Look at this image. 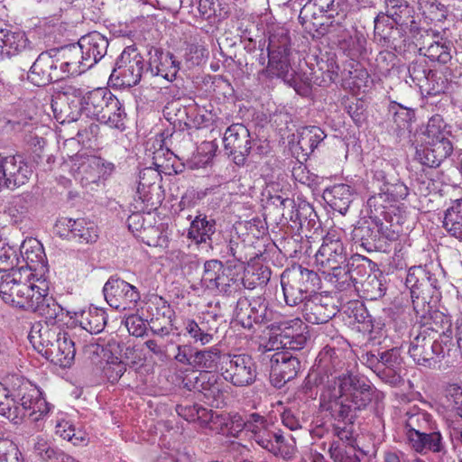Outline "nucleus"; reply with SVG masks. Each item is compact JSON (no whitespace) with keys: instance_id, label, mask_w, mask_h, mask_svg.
<instances>
[{"instance_id":"58836bf2","label":"nucleus","mask_w":462,"mask_h":462,"mask_svg":"<svg viewBox=\"0 0 462 462\" xmlns=\"http://www.w3.org/2000/svg\"><path fill=\"white\" fill-rule=\"evenodd\" d=\"M221 356L220 349L216 346L196 350L191 362L192 367L201 369V372H210L217 368Z\"/></svg>"},{"instance_id":"09e8293b","label":"nucleus","mask_w":462,"mask_h":462,"mask_svg":"<svg viewBox=\"0 0 462 462\" xmlns=\"http://www.w3.org/2000/svg\"><path fill=\"white\" fill-rule=\"evenodd\" d=\"M125 119L126 113L125 111L124 104L117 99L108 107L104 116L98 118L97 121L110 128L124 131L125 129Z\"/></svg>"},{"instance_id":"4d7b16f0","label":"nucleus","mask_w":462,"mask_h":462,"mask_svg":"<svg viewBox=\"0 0 462 462\" xmlns=\"http://www.w3.org/2000/svg\"><path fill=\"white\" fill-rule=\"evenodd\" d=\"M385 286L382 280L375 274H368L364 282L359 286L362 297L368 300H376L382 298L385 292Z\"/></svg>"},{"instance_id":"a878e982","label":"nucleus","mask_w":462,"mask_h":462,"mask_svg":"<svg viewBox=\"0 0 462 462\" xmlns=\"http://www.w3.org/2000/svg\"><path fill=\"white\" fill-rule=\"evenodd\" d=\"M320 362L322 365L319 367V376L316 378V383L322 385L321 393L327 387L330 380H338L337 377H341L346 374L355 375L352 373H343L342 370L345 366V362L341 358L338 351L334 348H325L320 353Z\"/></svg>"},{"instance_id":"aec40b11","label":"nucleus","mask_w":462,"mask_h":462,"mask_svg":"<svg viewBox=\"0 0 462 462\" xmlns=\"http://www.w3.org/2000/svg\"><path fill=\"white\" fill-rule=\"evenodd\" d=\"M32 173V167L22 155H0V186L11 189L18 188L29 180Z\"/></svg>"},{"instance_id":"c85d7f7f","label":"nucleus","mask_w":462,"mask_h":462,"mask_svg":"<svg viewBox=\"0 0 462 462\" xmlns=\"http://www.w3.org/2000/svg\"><path fill=\"white\" fill-rule=\"evenodd\" d=\"M185 331L195 344H209L217 332L216 316L208 314L199 318L198 321L188 319L185 323Z\"/></svg>"},{"instance_id":"e2e57ef3","label":"nucleus","mask_w":462,"mask_h":462,"mask_svg":"<svg viewBox=\"0 0 462 462\" xmlns=\"http://www.w3.org/2000/svg\"><path fill=\"white\" fill-rule=\"evenodd\" d=\"M389 113L393 121L399 129H408L414 118V110L402 106L397 103L390 106Z\"/></svg>"},{"instance_id":"a18cd8bd","label":"nucleus","mask_w":462,"mask_h":462,"mask_svg":"<svg viewBox=\"0 0 462 462\" xmlns=\"http://www.w3.org/2000/svg\"><path fill=\"white\" fill-rule=\"evenodd\" d=\"M317 68L322 75V82L325 85L333 83L338 77L339 67L335 53L321 52L317 58Z\"/></svg>"},{"instance_id":"4be33fe9","label":"nucleus","mask_w":462,"mask_h":462,"mask_svg":"<svg viewBox=\"0 0 462 462\" xmlns=\"http://www.w3.org/2000/svg\"><path fill=\"white\" fill-rule=\"evenodd\" d=\"M57 227L60 236H69V239H75L79 243H95L98 237L97 226L84 218H61L58 221Z\"/></svg>"},{"instance_id":"49530a36","label":"nucleus","mask_w":462,"mask_h":462,"mask_svg":"<svg viewBox=\"0 0 462 462\" xmlns=\"http://www.w3.org/2000/svg\"><path fill=\"white\" fill-rule=\"evenodd\" d=\"M14 377L17 375H11L6 378L4 384L0 383V415L6 418L11 423L14 418H17L18 411L14 409V398L12 396L11 384L14 383Z\"/></svg>"},{"instance_id":"72a5a7b5","label":"nucleus","mask_w":462,"mask_h":462,"mask_svg":"<svg viewBox=\"0 0 462 462\" xmlns=\"http://www.w3.org/2000/svg\"><path fill=\"white\" fill-rule=\"evenodd\" d=\"M194 111L195 109L187 107L178 101H172L164 106L163 116L174 128L184 131L185 129L198 127V125L189 119V113Z\"/></svg>"},{"instance_id":"680f3d73","label":"nucleus","mask_w":462,"mask_h":462,"mask_svg":"<svg viewBox=\"0 0 462 462\" xmlns=\"http://www.w3.org/2000/svg\"><path fill=\"white\" fill-rule=\"evenodd\" d=\"M279 430L273 423L269 422L250 431L251 439L262 448L267 450Z\"/></svg>"},{"instance_id":"774afa93","label":"nucleus","mask_w":462,"mask_h":462,"mask_svg":"<svg viewBox=\"0 0 462 462\" xmlns=\"http://www.w3.org/2000/svg\"><path fill=\"white\" fill-rule=\"evenodd\" d=\"M444 397L448 406L462 418V387L456 383L447 385Z\"/></svg>"},{"instance_id":"5701e85b","label":"nucleus","mask_w":462,"mask_h":462,"mask_svg":"<svg viewBox=\"0 0 462 462\" xmlns=\"http://www.w3.org/2000/svg\"><path fill=\"white\" fill-rule=\"evenodd\" d=\"M150 55L146 74L151 77H162L169 82L173 81L180 70V62L175 56L160 49H154L153 53L150 51Z\"/></svg>"},{"instance_id":"79ce46f5","label":"nucleus","mask_w":462,"mask_h":462,"mask_svg":"<svg viewBox=\"0 0 462 462\" xmlns=\"http://www.w3.org/2000/svg\"><path fill=\"white\" fill-rule=\"evenodd\" d=\"M80 327L90 334L101 332L106 324V312L102 309L89 308L83 310L79 319Z\"/></svg>"},{"instance_id":"a19ab883","label":"nucleus","mask_w":462,"mask_h":462,"mask_svg":"<svg viewBox=\"0 0 462 462\" xmlns=\"http://www.w3.org/2000/svg\"><path fill=\"white\" fill-rule=\"evenodd\" d=\"M271 270L264 265H253L246 269L244 276L240 278V286L254 290L258 286H264L270 281Z\"/></svg>"},{"instance_id":"20e7f679","label":"nucleus","mask_w":462,"mask_h":462,"mask_svg":"<svg viewBox=\"0 0 462 462\" xmlns=\"http://www.w3.org/2000/svg\"><path fill=\"white\" fill-rule=\"evenodd\" d=\"M34 348L46 359L60 367H69L75 357L74 342L60 327L41 326L30 335Z\"/></svg>"},{"instance_id":"f3484780","label":"nucleus","mask_w":462,"mask_h":462,"mask_svg":"<svg viewBox=\"0 0 462 462\" xmlns=\"http://www.w3.org/2000/svg\"><path fill=\"white\" fill-rule=\"evenodd\" d=\"M27 77L33 85L38 87L47 86L65 79L52 50L42 51L38 55Z\"/></svg>"},{"instance_id":"8fccbe9b","label":"nucleus","mask_w":462,"mask_h":462,"mask_svg":"<svg viewBox=\"0 0 462 462\" xmlns=\"http://www.w3.org/2000/svg\"><path fill=\"white\" fill-rule=\"evenodd\" d=\"M106 89L98 88L87 92L81 99L79 111L88 117L96 119L97 116H99V106L106 95Z\"/></svg>"},{"instance_id":"ddd939ff","label":"nucleus","mask_w":462,"mask_h":462,"mask_svg":"<svg viewBox=\"0 0 462 462\" xmlns=\"http://www.w3.org/2000/svg\"><path fill=\"white\" fill-rule=\"evenodd\" d=\"M185 387L203 394L205 402L212 407L221 408L226 404L225 383L217 374L200 372L194 379L186 377Z\"/></svg>"},{"instance_id":"c9c22d12","label":"nucleus","mask_w":462,"mask_h":462,"mask_svg":"<svg viewBox=\"0 0 462 462\" xmlns=\"http://www.w3.org/2000/svg\"><path fill=\"white\" fill-rule=\"evenodd\" d=\"M323 197L332 209L345 215L352 202L353 190L346 184H337L327 189Z\"/></svg>"},{"instance_id":"bf43d9fd","label":"nucleus","mask_w":462,"mask_h":462,"mask_svg":"<svg viewBox=\"0 0 462 462\" xmlns=\"http://www.w3.org/2000/svg\"><path fill=\"white\" fill-rule=\"evenodd\" d=\"M198 10L200 16L206 20L212 16L223 17L228 14L226 0H199Z\"/></svg>"},{"instance_id":"393cba45","label":"nucleus","mask_w":462,"mask_h":462,"mask_svg":"<svg viewBox=\"0 0 462 462\" xmlns=\"http://www.w3.org/2000/svg\"><path fill=\"white\" fill-rule=\"evenodd\" d=\"M408 444L413 451L420 455L430 453L445 455L447 453L446 442L437 424L427 431L418 433V436L416 435L414 439L408 441Z\"/></svg>"},{"instance_id":"b1692460","label":"nucleus","mask_w":462,"mask_h":462,"mask_svg":"<svg viewBox=\"0 0 462 462\" xmlns=\"http://www.w3.org/2000/svg\"><path fill=\"white\" fill-rule=\"evenodd\" d=\"M28 53H31L30 56L33 58L37 51H34L24 32L0 31V60Z\"/></svg>"},{"instance_id":"423d86ee","label":"nucleus","mask_w":462,"mask_h":462,"mask_svg":"<svg viewBox=\"0 0 462 462\" xmlns=\"http://www.w3.org/2000/svg\"><path fill=\"white\" fill-rule=\"evenodd\" d=\"M440 121L439 117L429 121L422 144L416 148L415 159L430 168L439 167L453 152L449 132L441 127Z\"/></svg>"},{"instance_id":"39448f33","label":"nucleus","mask_w":462,"mask_h":462,"mask_svg":"<svg viewBox=\"0 0 462 462\" xmlns=\"http://www.w3.org/2000/svg\"><path fill=\"white\" fill-rule=\"evenodd\" d=\"M12 396L14 398V409L19 413L12 423L20 425L25 417L38 421L51 411V404L43 397L40 388L23 377H14L11 384Z\"/></svg>"},{"instance_id":"de8ad7c7","label":"nucleus","mask_w":462,"mask_h":462,"mask_svg":"<svg viewBox=\"0 0 462 462\" xmlns=\"http://www.w3.org/2000/svg\"><path fill=\"white\" fill-rule=\"evenodd\" d=\"M452 43L443 38L430 42L427 47L420 48L421 51L425 50L424 55L432 61H438L441 64H447L451 60Z\"/></svg>"},{"instance_id":"6e6d98bb","label":"nucleus","mask_w":462,"mask_h":462,"mask_svg":"<svg viewBox=\"0 0 462 462\" xmlns=\"http://www.w3.org/2000/svg\"><path fill=\"white\" fill-rule=\"evenodd\" d=\"M32 201V197L29 194L15 197L5 212L14 223H19L27 216Z\"/></svg>"},{"instance_id":"6ab92c4d","label":"nucleus","mask_w":462,"mask_h":462,"mask_svg":"<svg viewBox=\"0 0 462 462\" xmlns=\"http://www.w3.org/2000/svg\"><path fill=\"white\" fill-rule=\"evenodd\" d=\"M301 303L303 318L311 324H325L337 312L334 299L328 294L315 292L309 295Z\"/></svg>"},{"instance_id":"9d476101","label":"nucleus","mask_w":462,"mask_h":462,"mask_svg":"<svg viewBox=\"0 0 462 462\" xmlns=\"http://www.w3.org/2000/svg\"><path fill=\"white\" fill-rule=\"evenodd\" d=\"M20 275V272H13L2 277L0 296L6 304L31 311L42 289L32 282H21Z\"/></svg>"},{"instance_id":"4468645a","label":"nucleus","mask_w":462,"mask_h":462,"mask_svg":"<svg viewBox=\"0 0 462 462\" xmlns=\"http://www.w3.org/2000/svg\"><path fill=\"white\" fill-rule=\"evenodd\" d=\"M221 370L224 380L236 387L252 385L257 377L256 365L245 354L229 355Z\"/></svg>"},{"instance_id":"3c124183","label":"nucleus","mask_w":462,"mask_h":462,"mask_svg":"<svg viewBox=\"0 0 462 462\" xmlns=\"http://www.w3.org/2000/svg\"><path fill=\"white\" fill-rule=\"evenodd\" d=\"M33 440L32 453L42 462H59L63 452L53 447L46 439L37 436Z\"/></svg>"},{"instance_id":"dca6fc26","label":"nucleus","mask_w":462,"mask_h":462,"mask_svg":"<svg viewBox=\"0 0 462 462\" xmlns=\"http://www.w3.org/2000/svg\"><path fill=\"white\" fill-rule=\"evenodd\" d=\"M249 130L242 124H233L225 132L223 143L226 152L236 165H244L252 149Z\"/></svg>"},{"instance_id":"338daca9","label":"nucleus","mask_w":462,"mask_h":462,"mask_svg":"<svg viewBox=\"0 0 462 462\" xmlns=\"http://www.w3.org/2000/svg\"><path fill=\"white\" fill-rule=\"evenodd\" d=\"M307 328L308 327L299 319L281 322L277 326L279 333L276 334V340L282 345L286 338Z\"/></svg>"},{"instance_id":"f257e3e1","label":"nucleus","mask_w":462,"mask_h":462,"mask_svg":"<svg viewBox=\"0 0 462 462\" xmlns=\"http://www.w3.org/2000/svg\"><path fill=\"white\" fill-rule=\"evenodd\" d=\"M330 380L320 393L319 406L329 412L337 421L333 425V436L345 445H356L353 424L362 411L373 401L376 389L365 377L360 375H344Z\"/></svg>"},{"instance_id":"5fc2aeb1","label":"nucleus","mask_w":462,"mask_h":462,"mask_svg":"<svg viewBox=\"0 0 462 462\" xmlns=\"http://www.w3.org/2000/svg\"><path fill=\"white\" fill-rule=\"evenodd\" d=\"M55 432L63 439L71 442L74 446L84 444L87 441V434L80 429H77L69 420H62L55 427Z\"/></svg>"},{"instance_id":"6e6552de","label":"nucleus","mask_w":462,"mask_h":462,"mask_svg":"<svg viewBox=\"0 0 462 462\" xmlns=\"http://www.w3.org/2000/svg\"><path fill=\"white\" fill-rule=\"evenodd\" d=\"M147 65L144 58L135 45L124 49L117 58L116 66L111 72L109 80L120 88H131L140 83L146 74Z\"/></svg>"},{"instance_id":"f704fd0d","label":"nucleus","mask_w":462,"mask_h":462,"mask_svg":"<svg viewBox=\"0 0 462 462\" xmlns=\"http://www.w3.org/2000/svg\"><path fill=\"white\" fill-rule=\"evenodd\" d=\"M216 233V221L208 219L207 216L199 215L191 222L188 231V237L195 241L196 244L211 245L212 236Z\"/></svg>"},{"instance_id":"f03ea898","label":"nucleus","mask_w":462,"mask_h":462,"mask_svg":"<svg viewBox=\"0 0 462 462\" xmlns=\"http://www.w3.org/2000/svg\"><path fill=\"white\" fill-rule=\"evenodd\" d=\"M374 23L375 39L394 49L408 34L414 36L420 30V19L406 0H384V11L374 17Z\"/></svg>"},{"instance_id":"37998d69","label":"nucleus","mask_w":462,"mask_h":462,"mask_svg":"<svg viewBox=\"0 0 462 462\" xmlns=\"http://www.w3.org/2000/svg\"><path fill=\"white\" fill-rule=\"evenodd\" d=\"M436 423L432 421V417L430 414L419 411L416 413H408V418L405 423V435L407 441H410L412 438L416 437V433H421L423 431H427L430 430V427L435 425Z\"/></svg>"},{"instance_id":"c756f323","label":"nucleus","mask_w":462,"mask_h":462,"mask_svg":"<svg viewBox=\"0 0 462 462\" xmlns=\"http://www.w3.org/2000/svg\"><path fill=\"white\" fill-rule=\"evenodd\" d=\"M78 42L90 69L105 57L109 44L107 38L96 31L82 36Z\"/></svg>"},{"instance_id":"cd10ccee","label":"nucleus","mask_w":462,"mask_h":462,"mask_svg":"<svg viewBox=\"0 0 462 462\" xmlns=\"http://www.w3.org/2000/svg\"><path fill=\"white\" fill-rule=\"evenodd\" d=\"M420 330H427L432 333V337H437L445 346L456 349L453 339L455 327L449 315L439 310H433L430 314L429 320L420 328Z\"/></svg>"},{"instance_id":"603ef678","label":"nucleus","mask_w":462,"mask_h":462,"mask_svg":"<svg viewBox=\"0 0 462 462\" xmlns=\"http://www.w3.org/2000/svg\"><path fill=\"white\" fill-rule=\"evenodd\" d=\"M346 263L353 288L359 292V286L364 282V278L371 274L368 270V259L364 256L355 255Z\"/></svg>"},{"instance_id":"0eeeda50","label":"nucleus","mask_w":462,"mask_h":462,"mask_svg":"<svg viewBox=\"0 0 462 462\" xmlns=\"http://www.w3.org/2000/svg\"><path fill=\"white\" fill-rule=\"evenodd\" d=\"M320 278L313 270L294 264L285 269L281 275V285L284 300L293 307L301 303L309 295L320 288Z\"/></svg>"},{"instance_id":"473e14b6","label":"nucleus","mask_w":462,"mask_h":462,"mask_svg":"<svg viewBox=\"0 0 462 462\" xmlns=\"http://www.w3.org/2000/svg\"><path fill=\"white\" fill-rule=\"evenodd\" d=\"M31 311L38 313L46 319L43 326L56 327V321L61 320L63 317V308L44 289L42 290L40 299L36 300Z\"/></svg>"},{"instance_id":"ea45409f","label":"nucleus","mask_w":462,"mask_h":462,"mask_svg":"<svg viewBox=\"0 0 462 462\" xmlns=\"http://www.w3.org/2000/svg\"><path fill=\"white\" fill-rule=\"evenodd\" d=\"M326 136V134L320 127L315 125L306 126L299 132L298 145L306 155H309L314 152Z\"/></svg>"},{"instance_id":"7ed1b4c3","label":"nucleus","mask_w":462,"mask_h":462,"mask_svg":"<svg viewBox=\"0 0 462 462\" xmlns=\"http://www.w3.org/2000/svg\"><path fill=\"white\" fill-rule=\"evenodd\" d=\"M291 38L289 31L284 27H276L269 36L268 65L263 69L259 75L267 79L274 78L292 87L297 93H300V86L295 78V71L291 65Z\"/></svg>"},{"instance_id":"a211bd4d","label":"nucleus","mask_w":462,"mask_h":462,"mask_svg":"<svg viewBox=\"0 0 462 462\" xmlns=\"http://www.w3.org/2000/svg\"><path fill=\"white\" fill-rule=\"evenodd\" d=\"M103 292L106 302L116 310L131 309L141 298L136 287L116 277L108 279L104 285Z\"/></svg>"},{"instance_id":"412c9836","label":"nucleus","mask_w":462,"mask_h":462,"mask_svg":"<svg viewBox=\"0 0 462 462\" xmlns=\"http://www.w3.org/2000/svg\"><path fill=\"white\" fill-rule=\"evenodd\" d=\"M52 52L56 55L64 78L79 75L90 69L79 42L52 49Z\"/></svg>"},{"instance_id":"1a4fd4ad","label":"nucleus","mask_w":462,"mask_h":462,"mask_svg":"<svg viewBox=\"0 0 462 462\" xmlns=\"http://www.w3.org/2000/svg\"><path fill=\"white\" fill-rule=\"evenodd\" d=\"M434 264L412 266L407 273L405 285L410 290L413 309L424 307L439 289V281Z\"/></svg>"},{"instance_id":"c03bdc74","label":"nucleus","mask_w":462,"mask_h":462,"mask_svg":"<svg viewBox=\"0 0 462 462\" xmlns=\"http://www.w3.org/2000/svg\"><path fill=\"white\" fill-rule=\"evenodd\" d=\"M160 172L151 167L144 168L139 173V183L137 187V195L143 202L149 201L152 199L151 191L155 189L156 184L161 180Z\"/></svg>"},{"instance_id":"bb28decb","label":"nucleus","mask_w":462,"mask_h":462,"mask_svg":"<svg viewBox=\"0 0 462 462\" xmlns=\"http://www.w3.org/2000/svg\"><path fill=\"white\" fill-rule=\"evenodd\" d=\"M271 312L258 300L251 302L247 298H240L235 309L236 319L244 327L250 328L253 323H265L270 319Z\"/></svg>"},{"instance_id":"864d4df0","label":"nucleus","mask_w":462,"mask_h":462,"mask_svg":"<svg viewBox=\"0 0 462 462\" xmlns=\"http://www.w3.org/2000/svg\"><path fill=\"white\" fill-rule=\"evenodd\" d=\"M328 454L334 462H360L356 445H345L341 441L330 442Z\"/></svg>"},{"instance_id":"13d9d810","label":"nucleus","mask_w":462,"mask_h":462,"mask_svg":"<svg viewBox=\"0 0 462 462\" xmlns=\"http://www.w3.org/2000/svg\"><path fill=\"white\" fill-rule=\"evenodd\" d=\"M329 282L339 291L353 288L347 263L328 267Z\"/></svg>"},{"instance_id":"f8f14e48","label":"nucleus","mask_w":462,"mask_h":462,"mask_svg":"<svg viewBox=\"0 0 462 462\" xmlns=\"http://www.w3.org/2000/svg\"><path fill=\"white\" fill-rule=\"evenodd\" d=\"M202 284L210 291L230 295L240 290V277L225 268L218 260H208L204 263Z\"/></svg>"},{"instance_id":"7c9ffc66","label":"nucleus","mask_w":462,"mask_h":462,"mask_svg":"<svg viewBox=\"0 0 462 462\" xmlns=\"http://www.w3.org/2000/svg\"><path fill=\"white\" fill-rule=\"evenodd\" d=\"M316 259L324 267H331L346 262V256L343 243L339 239L327 236L319 247Z\"/></svg>"},{"instance_id":"9b49d317","label":"nucleus","mask_w":462,"mask_h":462,"mask_svg":"<svg viewBox=\"0 0 462 462\" xmlns=\"http://www.w3.org/2000/svg\"><path fill=\"white\" fill-rule=\"evenodd\" d=\"M432 333L420 330L411 341L410 356L419 365L428 368H435L444 358L456 355V349L445 346Z\"/></svg>"},{"instance_id":"2f4dec72","label":"nucleus","mask_w":462,"mask_h":462,"mask_svg":"<svg viewBox=\"0 0 462 462\" xmlns=\"http://www.w3.org/2000/svg\"><path fill=\"white\" fill-rule=\"evenodd\" d=\"M281 204L284 207L291 208L289 212L283 213L282 215H288L290 221L293 223L298 229L303 231L304 228L310 229L314 227L318 216L310 204L300 205L297 208H294V200L290 199H282Z\"/></svg>"},{"instance_id":"4c0bfd02","label":"nucleus","mask_w":462,"mask_h":462,"mask_svg":"<svg viewBox=\"0 0 462 462\" xmlns=\"http://www.w3.org/2000/svg\"><path fill=\"white\" fill-rule=\"evenodd\" d=\"M443 227L452 236L462 241V199L451 202L444 214Z\"/></svg>"},{"instance_id":"052dcab7","label":"nucleus","mask_w":462,"mask_h":462,"mask_svg":"<svg viewBox=\"0 0 462 462\" xmlns=\"http://www.w3.org/2000/svg\"><path fill=\"white\" fill-rule=\"evenodd\" d=\"M448 88L449 82L448 79L444 75L432 71L425 84L420 85L421 91L426 92L429 96H438L447 92Z\"/></svg>"},{"instance_id":"69168bd1","label":"nucleus","mask_w":462,"mask_h":462,"mask_svg":"<svg viewBox=\"0 0 462 462\" xmlns=\"http://www.w3.org/2000/svg\"><path fill=\"white\" fill-rule=\"evenodd\" d=\"M18 262L19 258L15 248L10 246L5 241H0V273L7 271H12L11 273L20 272V270H14Z\"/></svg>"},{"instance_id":"e433bc0d","label":"nucleus","mask_w":462,"mask_h":462,"mask_svg":"<svg viewBox=\"0 0 462 462\" xmlns=\"http://www.w3.org/2000/svg\"><path fill=\"white\" fill-rule=\"evenodd\" d=\"M267 451L285 461H291L296 454L295 439L291 434H284L280 429Z\"/></svg>"},{"instance_id":"0e129e2a","label":"nucleus","mask_w":462,"mask_h":462,"mask_svg":"<svg viewBox=\"0 0 462 462\" xmlns=\"http://www.w3.org/2000/svg\"><path fill=\"white\" fill-rule=\"evenodd\" d=\"M222 424V432L227 436L236 437L239 432L246 429L245 420L239 413H230L227 417L219 415Z\"/></svg>"},{"instance_id":"2eb2a0df","label":"nucleus","mask_w":462,"mask_h":462,"mask_svg":"<svg viewBox=\"0 0 462 462\" xmlns=\"http://www.w3.org/2000/svg\"><path fill=\"white\" fill-rule=\"evenodd\" d=\"M266 356L270 359V377L272 383L282 388L287 382L292 380L300 369V361L298 356L290 351H277Z\"/></svg>"}]
</instances>
